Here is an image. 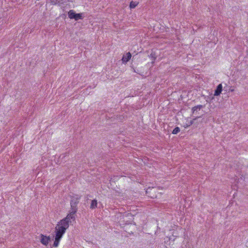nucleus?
<instances>
[{"label":"nucleus","instance_id":"9b49d317","mask_svg":"<svg viewBox=\"0 0 248 248\" xmlns=\"http://www.w3.org/2000/svg\"><path fill=\"white\" fill-rule=\"evenodd\" d=\"M180 131V129L178 127H176L174 128V129L172 131V134H177L178 133H179Z\"/></svg>","mask_w":248,"mask_h":248},{"label":"nucleus","instance_id":"6ab92c4d","mask_svg":"<svg viewBox=\"0 0 248 248\" xmlns=\"http://www.w3.org/2000/svg\"><path fill=\"white\" fill-rule=\"evenodd\" d=\"M148 189H147L146 193H148Z\"/></svg>","mask_w":248,"mask_h":248},{"label":"nucleus","instance_id":"4468645a","mask_svg":"<svg viewBox=\"0 0 248 248\" xmlns=\"http://www.w3.org/2000/svg\"><path fill=\"white\" fill-rule=\"evenodd\" d=\"M134 72H136L137 73H138V74H140V72H139V71L138 70L137 71H136L135 70H134Z\"/></svg>","mask_w":248,"mask_h":248},{"label":"nucleus","instance_id":"a211bd4d","mask_svg":"<svg viewBox=\"0 0 248 248\" xmlns=\"http://www.w3.org/2000/svg\"><path fill=\"white\" fill-rule=\"evenodd\" d=\"M148 189H147L146 193H148Z\"/></svg>","mask_w":248,"mask_h":248},{"label":"nucleus","instance_id":"f03ea898","mask_svg":"<svg viewBox=\"0 0 248 248\" xmlns=\"http://www.w3.org/2000/svg\"><path fill=\"white\" fill-rule=\"evenodd\" d=\"M81 197L78 195H76L71 196V200L70 201L71 210H73V212L78 211L77 205L79 203V201Z\"/></svg>","mask_w":248,"mask_h":248},{"label":"nucleus","instance_id":"f8f14e48","mask_svg":"<svg viewBox=\"0 0 248 248\" xmlns=\"http://www.w3.org/2000/svg\"><path fill=\"white\" fill-rule=\"evenodd\" d=\"M51 2L53 5L56 4L57 3V2H54V1H52V0L51 1Z\"/></svg>","mask_w":248,"mask_h":248},{"label":"nucleus","instance_id":"1a4fd4ad","mask_svg":"<svg viewBox=\"0 0 248 248\" xmlns=\"http://www.w3.org/2000/svg\"><path fill=\"white\" fill-rule=\"evenodd\" d=\"M139 4V2L136 1H132L130 3L129 7L130 9L135 8Z\"/></svg>","mask_w":248,"mask_h":248},{"label":"nucleus","instance_id":"f257e3e1","mask_svg":"<svg viewBox=\"0 0 248 248\" xmlns=\"http://www.w3.org/2000/svg\"><path fill=\"white\" fill-rule=\"evenodd\" d=\"M77 212H73V210H70L67 216L58 222L55 228V235L53 247L56 248L59 246L61 239L69 226V223L71 222L70 220H75V215Z\"/></svg>","mask_w":248,"mask_h":248},{"label":"nucleus","instance_id":"20e7f679","mask_svg":"<svg viewBox=\"0 0 248 248\" xmlns=\"http://www.w3.org/2000/svg\"><path fill=\"white\" fill-rule=\"evenodd\" d=\"M132 55L130 52H128L124 53L122 58V62H128L131 58Z\"/></svg>","mask_w":248,"mask_h":248},{"label":"nucleus","instance_id":"9d476101","mask_svg":"<svg viewBox=\"0 0 248 248\" xmlns=\"http://www.w3.org/2000/svg\"><path fill=\"white\" fill-rule=\"evenodd\" d=\"M82 14L80 13V14H76V15H75V17L74 18V19L76 20H78L79 19H82Z\"/></svg>","mask_w":248,"mask_h":248},{"label":"nucleus","instance_id":"0eeeda50","mask_svg":"<svg viewBox=\"0 0 248 248\" xmlns=\"http://www.w3.org/2000/svg\"><path fill=\"white\" fill-rule=\"evenodd\" d=\"M97 201L96 199H94L92 201L90 205V208L92 209H94L97 207Z\"/></svg>","mask_w":248,"mask_h":248},{"label":"nucleus","instance_id":"7ed1b4c3","mask_svg":"<svg viewBox=\"0 0 248 248\" xmlns=\"http://www.w3.org/2000/svg\"><path fill=\"white\" fill-rule=\"evenodd\" d=\"M41 243L45 246H47L49 243V241L50 240V238L49 236H46L42 234H41Z\"/></svg>","mask_w":248,"mask_h":248},{"label":"nucleus","instance_id":"f3484780","mask_svg":"<svg viewBox=\"0 0 248 248\" xmlns=\"http://www.w3.org/2000/svg\"><path fill=\"white\" fill-rule=\"evenodd\" d=\"M192 124V121H191V122H190V124Z\"/></svg>","mask_w":248,"mask_h":248},{"label":"nucleus","instance_id":"dca6fc26","mask_svg":"<svg viewBox=\"0 0 248 248\" xmlns=\"http://www.w3.org/2000/svg\"><path fill=\"white\" fill-rule=\"evenodd\" d=\"M160 230V227H157V230Z\"/></svg>","mask_w":248,"mask_h":248},{"label":"nucleus","instance_id":"39448f33","mask_svg":"<svg viewBox=\"0 0 248 248\" xmlns=\"http://www.w3.org/2000/svg\"><path fill=\"white\" fill-rule=\"evenodd\" d=\"M222 91V86L221 84H219L217 87L215 91L214 95L218 96L219 95Z\"/></svg>","mask_w":248,"mask_h":248},{"label":"nucleus","instance_id":"423d86ee","mask_svg":"<svg viewBox=\"0 0 248 248\" xmlns=\"http://www.w3.org/2000/svg\"><path fill=\"white\" fill-rule=\"evenodd\" d=\"M204 106L202 105H197L192 108V112L193 114H196L198 110H200Z\"/></svg>","mask_w":248,"mask_h":248},{"label":"nucleus","instance_id":"2eb2a0df","mask_svg":"<svg viewBox=\"0 0 248 248\" xmlns=\"http://www.w3.org/2000/svg\"><path fill=\"white\" fill-rule=\"evenodd\" d=\"M234 90L233 89H230V91L231 92H233Z\"/></svg>","mask_w":248,"mask_h":248},{"label":"nucleus","instance_id":"6e6552de","mask_svg":"<svg viewBox=\"0 0 248 248\" xmlns=\"http://www.w3.org/2000/svg\"><path fill=\"white\" fill-rule=\"evenodd\" d=\"M68 15L70 19H74L76 13L74 10H71L68 12Z\"/></svg>","mask_w":248,"mask_h":248},{"label":"nucleus","instance_id":"ddd939ff","mask_svg":"<svg viewBox=\"0 0 248 248\" xmlns=\"http://www.w3.org/2000/svg\"><path fill=\"white\" fill-rule=\"evenodd\" d=\"M66 156V155H62H62H61V156H60V157H62V159H63V157H65Z\"/></svg>","mask_w":248,"mask_h":248}]
</instances>
